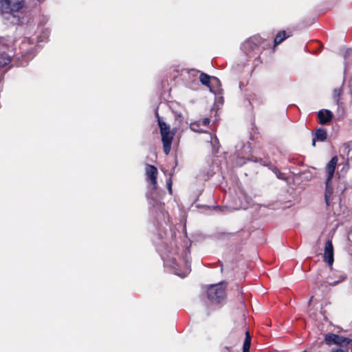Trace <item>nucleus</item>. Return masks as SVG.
<instances>
[{
  "label": "nucleus",
  "instance_id": "nucleus-30",
  "mask_svg": "<svg viewBox=\"0 0 352 352\" xmlns=\"http://www.w3.org/2000/svg\"><path fill=\"white\" fill-rule=\"evenodd\" d=\"M302 352H307V351H302Z\"/></svg>",
  "mask_w": 352,
  "mask_h": 352
},
{
  "label": "nucleus",
  "instance_id": "nucleus-13",
  "mask_svg": "<svg viewBox=\"0 0 352 352\" xmlns=\"http://www.w3.org/2000/svg\"><path fill=\"white\" fill-rule=\"evenodd\" d=\"M327 131L323 129H318L315 133V138L318 141L323 142L327 139Z\"/></svg>",
  "mask_w": 352,
  "mask_h": 352
},
{
  "label": "nucleus",
  "instance_id": "nucleus-10",
  "mask_svg": "<svg viewBox=\"0 0 352 352\" xmlns=\"http://www.w3.org/2000/svg\"><path fill=\"white\" fill-rule=\"evenodd\" d=\"M323 256L324 260L329 264V265H332L334 261V258L333 246L331 240L327 241L324 244Z\"/></svg>",
  "mask_w": 352,
  "mask_h": 352
},
{
  "label": "nucleus",
  "instance_id": "nucleus-7",
  "mask_svg": "<svg viewBox=\"0 0 352 352\" xmlns=\"http://www.w3.org/2000/svg\"><path fill=\"white\" fill-rule=\"evenodd\" d=\"M208 299L213 303H221L226 298L223 283L211 285L207 291Z\"/></svg>",
  "mask_w": 352,
  "mask_h": 352
},
{
  "label": "nucleus",
  "instance_id": "nucleus-26",
  "mask_svg": "<svg viewBox=\"0 0 352 352\" xmlns=\"http://www.w3.org/2000/svg\"><path fill=\"white\" fill-rule=\"evenodd\" d=\"M316 141H318V140L314 138L313 139V140H312V145H313V146H315V144H316Z\"/></svg>",
  "mask_w": 352,
  "mask_h": 352
},
{
  "label": "nucleus",
  "instance_id": "nucleus-5",
  "mask_svg": "<svg viewBox=\"0 0 352 352\" xmlns=\"http://www.w3.org/2000/svg\"><path fill=\"white\" fill-rule=\"evenodd\" d=\"M158 124L160 129L164 152L166 155H168L171 149V144L175 133L170 131L169 126L166 124V123L164 122L159 116Z\"/></svg>",
  "mask_w": 352,
  "mask_h": 352
},
{
  "label": "nucleus",
  "instance_id": "nucleus-17",
  "mask_svg": "<svg viewBox=\"0 0 352 352\" xmlns=\"http://www.w3.org/2000/svg\"><path fill=\"white\" fill-rule=\"evenodd\" d=\"M341 94L342 89L340 88H336L333 90V99L336 104H338Z\"/></svg>",
  "mask_w": 352,
  "mask_h": 352
},
{
  "label": "nucleus",
  "instance_id": "nucleus-4",
  "mask_svg": "<svg viewBox=\"0 0 352 352\" xmlns=\"http://www.w3.org/2000/svg\"><path fill=\"white\" fill-rule=\"evenodd\" d=\"M264 40L260 36H254L245 41L241 47V50L250 57H256L260 52V45Z\"/></svg>",
  "mask_w": 352,
  "mask_h": 352
},
{
  "label": "nucleus",
  "instance_id": "nucleus-12",
  "mask_svg": "<svg viewBox=\"0 0 352 352\" xmlns=\"http://www.w3.org/2000/svg\"><path fill=\"white\" fill-rule=\"evenodd\" d=\"M200 82L204 85L210 88L211 92H213L212 89L210 86V76L204 72L200 73L199 76Z\"/></svg>",
  "mask_w": 352,
  "mask_h": 352
},
{
  "label": "nucleus",
  "instance_id": "nucleus-27",
  "mask_svg": "<svg viewBox=\"0 0 352 352\" xmlns=\"http://www.w3.org/2000/svg\"><path fill=\"white\" fill-rule=\"evenodd\" d=\"M313 298H314V297H313V296H311V298L309 299V302H308V303H309V305H310V304H311V300H312Z\"/></svg>",
  "mask_w": 352,
  "mask_h": 352
},
{
  "label": "nucleus",
  "instance_id": "nucleus-8",
  "mask_svg": "<svg viewBox=\"0 0 352 352\" xmlns=\"http://www.w3.org/2000/svg\"><path fill=\"white\" fill-rule=\"evenodd\" d=\"M324 342L327 345H337L338 348L352 347V339L341 336L333 333H328L324 335Z\"/></svg>",
  "mask_w": 352,
  "mask_h": 352
},
{
  "label": "nucleus",
  "instance_id": "nucleus-9",
  "mask_svg": "<svg viewBox=\"0 0 352 352\" xmlns=\"http://www.w3.org/2000/svg\"><path fill=\"white\" fill-rule=\"evenodd\" d=\"M145 172L147 180L151 182L154 189L157 188V176L158 173L157 168L153 165L146 164Z\"/></svg>",
  "mask_w": 352,
  "mask_h": 352
},
{
  "label": "nucleus",
  "instance_id": "nucleus-2",
  "mask_svg": "<svg viewBox=\"0 0 352 352\" xmlns=\"http://www.w3.org/2000/svg\"><path fill=\"white\" fill-rule=\"evenodd\" d=\"M164 264L174 269V273L178 276L185 277L190 272V265L188 263L189 252L188 250H182V256L179 257L177 253L168 252L161 254Z\"/></svg>",
  "mask_w": 352,
  "mask_h": 352
},
{
  "label": "nucleus",
  "instance_id": "nucleus-21",
  "mask_svg": "<svg viewBox=\"0 0 352 352\" xmlns=\"http://www.w3.org/2000/svg\"><path fill=\"white\" fill-rule=\"evenodd\" d=\"M210 123V119L209 118H204L202 120V124L205 126L208 125Z\"/></svg>",
  "mask_w": 352,
  "mask_h": 352
},
{
  "label": "nucleus",
  "instance_id": "nucleus-14",
  "mask_svg": "<svg viewBox=\"0 0 352 352\" xmlns=\"http://www.w3.org/2000/svg\"><path fill=\"white\" fill-rule=\"evenodd\" d=\"M251 344V336L250 335L249 331L245 332V338L243 342V352H249L250 351V346Z\"/></svg>",
  "mask_w": 352,
  "mask_h": 352
},
{
  "label": "nucleus",
  "instance_id": "nucleus-22",
  "mask_svg": "<svg viewBox=\"0 0 352 352\" xmlns=\"http://www.w3.org/2000/svg\"><path fill=\"white\" fill-rule=\"evenodd\" d=\"M342 148L344 151H347L349 152V145L348 144H344L342 146Z\"/></svg>",
  "mask_w": 352,
  "mask_h": 352
},
{
  "label": "nucleus",
  "instance_id": "nucleus-6",
  "mask_svg": "<svg viewBox=\"0 0 352 352\" xmlns=\"http://www.w3.org/2000/svg\"><path fill=\"white\" fill-rule=\"evenodd\" d=\"M338 162V157L336 156L331 158L326 166V171L327 177L326 180V190L324 193V199L327 206L330 204V197L333 193V188L331 186V181L333 177L336 166Z\"/></svg>",
  "mask_w": 352,
  "mask_h": 352
},
{
  "label": "nucleus",
  "instance_id": "nucleus-19",
  "mask_svg": "<svg viewBox=\"0 0 352 352\" xmlns=\"http://www.w3.org/2000/svg\"><path fill=\"white\" fill-rule=\"evenodd\" d=\"M344 279V277L343 276H340L338 280H334V281H332V282H329V284L330 285H331V286H335L337 284H338L340 282H342Z\"/></svg>",
  "mask_w": 352,
  "mask_h": 352
},
{
  "label": "nucleus",
  "instance_id": "nucleus-20",
  "mask_svg": "<svg viewBox=\"0 0 352 352\" xmlns=\"http://www.w3.org/2000/svg\"><path fill=\"white\" fill-rule=\"evenodd\" d=\"M167 187L170 194H172V182L170 179L167 182Z\"/></svg>",
  "mask_w": 352,
  "mask_h": 352
},
{
  "label": "nucleus",
  "instance_id": "nucleus-29",
  "mask_svg": "<svg viewBox=\"0 0 352 352\" xmlns=\"http://www.w3.org/2000/svg\"><path fill=\"white\" fill-rule=\"evenodd\" d=\"M212 175V173H210V174L208 175V177H211Z\"/></svg>",
  "mask_w": 352,
  "mask_h": 352
},
{
  "label": "nucleus",
  "instance_id": "nucleus-15",
  "mask_svg": "<svg viewBox=\"0 0 352 352\" xmlns=\"http://www.w3.org/2000/svg\"><path fill=\"white\" fill-rule=\"evenodd\" d=\"M286 38L285 31L279 32L274 38V46L281 43Z\"/></svg>",
  "mask_w": 352,
  "mask_h": 352
},
{
  "label": "nucleus",
  "instance_id": "nucleus-1",
  "mask_svg": "<svg viewBox=\"0 0 352 352\" xmlns=\"http://www.w3.org/2000/svg\"><path fill=\"white\" fill-rule=\"evenodd\" d=\"M0 14L7 25H23L29 21L25 0H0Z\"/></svg>",
  "mask_w": 352,
  "mask_h": 352
},
{
  "label": "nucleus",
  "instance_id": "nucleus-11",
  "mask_svg": "<svg viewBox=\"0 0 352 352\" xmlns=\"http://www.w3.org/2000/svg\"><path fill=\"white\" fill-rule=\"evenodd\" d=\"M318 122L320 124H327L333 118V113L328 109H321L318 112Z\"/></svg>",
  "mask_w": 352,
  "mask_h": 352
},
{
  "label": "nucleus",
  "instance_id": "nucleus-24",
  "mask_svg": "<svg viewBox=\"0 0 352 352\" xmlns=\"http://www.w3.org/2000/svg\"><path fill=\"white\" fill-rule=\"evenodd\" d=\"M190 129H191L192 131L200 132L199 131L197 130V127H194V124L191 125Z\"/></svg>",
  "mask_w": 352,
  "mask_h": 352
},
{
  "label": "nucleus",
  "instance_id": "nucleus-23",
  "mask_svg": "<svg viewBox=\"0 0 352 352\" xmlns=\"http://www.w3.org/2000/svg\"><path fill=\"white\" fill-rule=\"evenodd\" d=\"M156 207L158 208V209H161V208L162 207V204L161 202H157L156 203Z\"/></svg>",
  "mask_w": 352,
  "mask_h": 352
},
{
  "label": "nucleus",
  "instance_id": "nucleus-16",
  "mask_svg": "<svg viewBox=\"0 0 352 352\" xmlns=\"http://www.w3.org/2000/svg\"><path fill=\"white\" fill-rule=\"evenodd\" d=\"M209 135H210V143H211V145H212L213 149L218 150L219 146L218 138L215 135L213 136L211 133H210Z\"/></svg>",
  "mask_w": 352,
  "mask_h": 352
},
{
  "label": "nucleus",
  "instance_id": "nucleus-28",
  "mask_svg": "<svg viewBox=\"0 0 352 352\" xmlns=\"http://www.w3.org/2000/svg\"><path fill=\"white\" fill-rule=\"evenodd\" d=\"M214 79L217 82H219V79H218V78H214Z\"/></svg>",
  "mask_w": 352,
  "mask_h": 352
},
{
  "label": "nucleus",
  "instance_id": "nucleus-18",
  "mask_svg": "<svg viewBox=\"0 0 352 352\" xmlns=\"http://www.w3.org/2000/svg\"><path fill=\"white\" fill-rule=\"evenodd\" d=\"M351 346L343 347V348H333L331 352H349V349Z\"/></svg>",
  "mask_w": 352,
  "mask_h": 352
},
{
  "label": "nucleus",
  "instance_id": "nucleus-25",
  "mask_svg": "<svg viewBox=\"0 0 352 352\" xmlns=\"http://www.w3.org/2000/svg\"><path fill=\"white\" fill-rule=\"evenodd\" d=\"M190 129H191L192 131L200 132L199 131L197 130V127H194V124L191 125Z\"/></svg>",
  "mask_w": 352,
  "mask_h": 352
},
{
  "label": "nucleus",
  "instance_id": "nucleus-3",
  "mask_svg": "<svg viewBox=\"0 0 352 352\" xmlns=\"http://www.w3.org/2000/svg\"><path fill=\"white\" fill-rule=\"evenodd\" d=\"M14 42L12 36H0V68L11 62L13 54H8L6 51L10 52L12 50Z\"/></svg>",
  "mask_w": 352,
  "mask_h": 352
}]
</instances>
